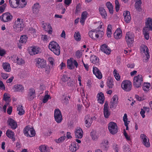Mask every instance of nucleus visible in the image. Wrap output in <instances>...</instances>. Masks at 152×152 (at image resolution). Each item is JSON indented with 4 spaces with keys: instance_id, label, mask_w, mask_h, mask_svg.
<instances>
[{
    "instance_id": "obj_1",
    "label": "nucleus",
    "mask_w": 152,
    "mask_h": 152,
    "mask_svg": "<svg viewBox=\"0 0 152 152\" xmlns=\"http://www.w3.org/2000/svg\"><path fill=\"white\" fill-rule=\"evenodd\" d=\"M48 48L56 55H60L61 48L58 44L56 42L54 41L51 42L49 44Z\"/></svg>"
},
{
    "instance_id": "obj_2",
    "label": "nucleus",
    "mask_w": 152,
    "mask_h": 152,
    "mask_svg": "<svg viewBox=\"0 0 152 152\" xmlns=\"http://www.w3.org/2000/svg\"><path fill=\"white\" fill-rule=\"evenodd\" d=\"M24 27V24L22 19L18 18L13 26L15 31L17 32H20L23 29Z\"/></svg>"
},
{
    "instance_id": "obj_3",
    "label": "nucleus",
    "mask_w": 152,
    "mask_h": 152,
    "mask_svg": "<svg viewBox=\"0 0 152 152\" xmlns=\"http://www.w3.org/2000/svg\"><path fill=\"white\" fill-rule=\"evenodd\" d=\"M108 129L110 133L112 134L117 133L118 130L117 124L113 122H110L108 124Z\"/></svg>"
},
{
    "instance_id": "obj_4",
    "label": "nucleus",
    "mask_w": 152,
    "mask_h": 152,
    "mask_svg": "<svg viewBox=\"0 0 152 152\" xmlns=\"http://www.w3.org/2000/svg\"><path fill=\"white\" fill-rule=\"evenodd\" d=\"M142 82L143 78L141 75H138L134 77L133 84L134 86L136 88L140 87Z\"/></svg>"
},
{
    "instance_id": "obj_5",
    "label": "nucleus",
    "mask_w": 152,
    "mask_h": 152,
    "mask_svg": "<svg viewBox=\"0 0 152 152\" xmlns=\"http://www.w3.org/2000/svg\"><path fill=\"white\" fill-rule=\"evenodd\" d=\"M23 131L24 134L27 137H33L35 135V132L34 129L30 127L29 126H26Z\"/></svg>"
},
{
    "instance_id": "obj_6",
    "label": "nucleus",
    "mask_w": 152,
    "mask_h": 152,
    "mask_svg": "<svg viewBox=\"0 0 152 152\" xmlns=\"http://www.w3.org/2000/svg\"><path fill=\"white\" fill-rule=\"evenodd\" d=\"M121 86L125 91H129L132 89V83L129 80H124L121 83Z\"/></svg>"
},
{
    "instance_id": "obj_7",
    "label": "nucleus",
    "mask_w": 152,
    "mask_h": 152,
    "mask_svg": "<svg viewBox=\"0 0 152 152\" xmlns=\"http://www.w3.org/2000/svg\"><path fill=\"white\" fill-rule=\"evenodd\" d=\"M67 63L68 68L70 69H74L75 67L76 68L78 67V64L77 62L72 58L68 59L67 60Z\"/></svg>"
},
{
    "instance_id": "obj_8",
    "label": "nucleus",
    "mask_w": 152,
    "mask_h": 152,
    "mask_svg": "<svg viewBox=\"0 0 152 152\" xmlns=\"http://www.w3.org/2000/svg\"><path fill=\"white\" fill-rule=\"evenodd\" d=\"M134 35L133 33L128 32L126 36V40L129 46H131L134 41Z\"/></svg>"
},
{
    "instance_id": "obj_9",
    "label": "nucleus",
    "mask_w": 152,
    "mask_h": 152,
    "mask_svg": "<svg viewBox=\"0 0 152 152\" xmlns=\"http://www.w3.org/2000/svg\"><path fill=\"white\" fill-rule=\"evenodd\" d=\"M46 61L43 58H38L36 59V65L38 68L42 69L46 64Z\"/></svg>"
},
{
    "instance_id": "obj_10",
    "label": "nucleus",
    "mask_w": 152,
    "mask_h": 152,
    "mask_svg": "<svg viewBox=\"0 0 152 152\" xmlns=\"http://www.w3.org/2000/svg\"><path fill=\"white\" fill-rule=\"evenodd\" d=\"M54 116L55 120L58 123H60L61 122L62 117L61 112L58 109L55 110Z\"/></svg>"
},
{
    "instance_id": "obj_11",
    "label": "nucleus",
    "mask_w": 152,
    "mask_h": 152,
    "mask_svg": "<svg viewBox=\"0 0 152 152\" xmlns=\"http://www.w3.org/2000/svg\"><path fill=\"white\" fill-rule=\"evenodd\" d=\"M96 118L95 117H91L89 115H86L85 118V126L86 127L88 128L91 125L93 120H95Z\"/></svg>"
},
{
    "instance_id": "obj_12",
    "label": "nucleus",
    "mask_w": 152,
    "mask_h": 152,
    "mask_svg": "<svg viewBox=\"0 0 152 152\" xmlns=\"http://www.w3.org/2000/svg\"><path fill=\"white\" fill-rule=\"evenodd\" d=\"M36 97L35 90L32 88L29 90L26 99L29 101H31Z\"/></svg>"
},
{
    "instance_id": "obj_13",
    "label": "nucleus",
    "mask_w": 152,
    "mask_h": 152,
    "mask_svg": "<svg viewBox=\"0 0 152 152\" xmlns=\"http://www.w3.org/2000/svg\"><path fill=\"white\" fill-rule=\"evenodd\" d=\"M12 18V16L9 12L4 13L0 16L1 20L4 22L9 21L11 20Z\"/></svg>"
},
{
    "instance_id": "obj_14",
    "label": "nucleus",
    "mask_w": 152,
    "mask_h": 152,
    "mask_svg": "<svg viewBox=\"0 0 152 152\" xmlns=\"http://www.w3.org/2000/svg\"><path fill=\"white\" fill-rule=\"evenodd\" d=\"M140 50L142 53H144L145 54L146 59L144 61L147 62L150 57L149 53L147 47L146 46L142 45L141 46Z\"/></svg>"
},
{
    "instance_id": "obj_15",
    "label": "nucleus",
    "mask_w": 152,
    "mask_h": 152,
    "mask_svg": "<svg viewBox=\"0 0 152 152\" xmlns=\"http://www.w3.org/2000/svg\"><path fill=\"white\" fill-rule=\"evenodd\" d=\"M29 52L31 55H34L38 53L40 51V49L38 47L32 46L28 48Z\"/></svg>"
},
{
    "instance_id": "obj_16",
    "label": "nucleus",
    "mask_w": 152,
    "mask_h": 152,
    "mask_svg": "<svg viewBox=\"0 0 152 152\" xmlns=\"http://www.w3.org/2000/svg\"><path fill=\"white\" fill-rule=\"evenodd\" d=\"M99 146L101 150L106 151L108 150L109 147V142L107 140H103Z\"/></svg>"
},
{
    "instance_id": "obj_17",
    "label": "nucleus",
    "mask_w": 152,
    "mask_h": 152,
    "mask_svg": "<svg viewBox=\"0 0 152 152\" xmlns=\"http://www.w3.org/2000/svg\"><path fill=\"white\" fill-rule=\"evenodd\" d=\"M75 134L76 138L79 139L83 137V132L80 127H77L75 130Z\"/></svg>"
},
{
    "instance_id": "obj_18",
    "label": "nucleus",
    "mask_w": 152,
    "mask_h": 152,
    "mask_svg": "<svg viewBox=\"0 0 152 152\" xmlns=\"http://www.w3.org/2000/svg\"><path fill=\"white\" fill-rule=\"evenodd\" d=\"M118 104V96L116 95H114L111 99L110 103V108H115Z\"/></svg>"
},
{
    "instance_id": "obj_19",
    "label": "nucleus",
    "mask_w": 152,
    "mask_h": 152,
    "mask_svg": "<svg viewBox=\"0 0 152 152\" xmlns=\"http://www.w3.org/2000/svg\"><path fill=\"white\" fill-rule=\"evenodd\" d=\"M99 31L95 30L94 31L91 30L88 32V35L89 37L93 39H96L98 38Z\"/></svg>"
},
{
    "instance_id": "obj_20",
    "label": "nucleus",
    "mask_w": 152,
    "mask_h": 152,
    "mask_svg": "<svg viewBox=\"0 0 152 152\" xmlns=\"http://www.w3.org/2000/svg\"><path fill=\"white\" fill-rule=\"evenodd\" d=\"M8 123L10 128L13 129H15L17 127L18 125L16 122L11 118L9 119Z\"/></svg>"
},
{
    "instance_id": "obj_21",
    "label": "nucleus",
    "mask_w": 152,
    "mask_h": 152,
    "mask_svg": "<svg viewBox=\"0 0 152 152\" xmlns=\"http://www.w3.org/2000/svg\"><path fill=\"white\" fill-rule=\"evenodd\" d=\"M123 16L125 22L127 23H129L131 19L130 12L128 11H124L123 13Z\"/></svg>"
},
{
    "instance_id": "obj_22",
    "label": "nucleus",
    "mask_w": 152,
    "mask_h": 152,
    "mask_svg": "<svg viewBox=\"0 0 152 152\" xmlns=\"http://www.w3.org/2000/svg\"><path fill=\"white\" fill-rule=\"evenodd\" d=\"M79 146L75 142H72L69 146V150L72 152H76L78 149Z\"/></svg>"
},
{
    "instance_id": "obj_23",
    "label": "nucleus",
    "mask_w": 152,
    "mask_h": 152,
    "mask_svg": "<svg viewBox=\"0 0 152 152\" xmlns=\"http://www.w3.org/2000/svg\"><path fill=\"white\" fill-rule=\"evenodd\" d=\"M6 134L7 136L9 138L11 139L12 141H15V134L11 129H7L6 132Z\"/></svg>"
},
{
    "instance_id": "obj_24",
    "label": "nucleus",
    "mask_w": 152,
    "mask_h": 152,
    "mask_svg": "<svg viewBox=\"0 0 152 152\" xmlns=\"http://www.w3.org/2000/svg\"><path fill=\"white\" fill-rule=\"evenodd\" d=\"M93 71L94 74L97 78L99 79L102 78V75L99 70L96 67L93 66Z\"/></svg>"
},
{
    "instance_id": "obj_25",
    "label": "nucleus",
    "mask_w": 152,
    "mask_h": 152,
    "mask_svg": "<svg viewBox=\"0 0 152 152\" xmlns=\"http://www.w3.org/2000/svg\"><path fill=\"white\" fill-rule=\"evenodd\" d=\"M109 106L106 103L104 104V114L105 118H107L110 115V113L108 110Z\"/></svg>"
},
{
    "instance_id": "obj_26",
    "label": "nucleus",
    "mask_w": 152,
    "mask_h": 152,
    "mask_svg": "<svg viewBox=\"0 0 152 152\" xmlns=\"http://www.w3.org/2000/svg\"><path fill=\"white\" fill-rule=\"evenodd\" d=\"M88 14L86 11H84L82 12L80 19V23L83 25H84L85 20L88 17Z\"/></svg>"
},
{
    "instance_id": "obj_27",
    "label": "nucleus",
    "mask_w": 152,
    "mask_h": 152,
    "mask_svg": "<svg viewBox=\"0 0 152 152\" xmlns=\"http://www.w3.org/2000/svg\"><path fill=\"white\" fill-rule=\"evenodd\" d=\"M146 26L144 28H146L147 29L152 30V19L151 18H148L146 19L145 22Z\"/></svg>"
},
{
    "instance_id": "obj_28",
    "label": "nucleus",
    "mask_w": 152,
    "mask_h": 152,
    "mask_svg": "<svg viewBox=\"0 0 152 152\" xmlns=\"http://www.w3.org/2000/svg\"><path fill=\"white\" fill-rule=\"evenodd\" d=\"M101 50L107 54H109L111 52V50L108 47L106 44H103L101 47Z\"/></svg>"
},
{
    "instance_id": "obj_29",
    "label": "nucleus",
    "mask_w": 152,
    "mask_h": 152,
    "mask_svg": "<svg viewBox=\"0 0 152 152\" xmlns=\"http://www.w3.org/2000/svg\"><path fill=\"white\" fill-rule=\"evenodd\" d=\"M122 31L120 28H118L114 34V38L117 39H120L122 36Z\"/></svg>"
},
{
    "instance_id": "obj_30",
    "label": "nucleus",
    "mask_w": 152,
    "mask_h": 152,
    "mask_svg": "<svg viewBox=\"0 0 152 152\" xmlns=\"http://www.w3.org/2000/svg\"><path fill=\"white\" fill-rule=\"evenodd\" d=\"M99 13L101 15L102 18L105 19H106L107 14L104 8L102 7H99Z\"/></svg>"
},
{
    "instance_id": "obj_31",
    "label": "nucleus",
    "mask_w": 152,
    "mask_h": 152,
    "mask_svg": "<svg viewBox=\"0 0 152 152\" xmlns=\"http://www.w3.org/2000/svg\"><path fill=\"white\" fill-rule=\"evenodd\" d=\"M91 62L96 65L99 64V59L98 58L94 55H92L90 58Z\"/></svg>"
},
{
    "instance_id": "obj_32",
    "label": "nucleus",
    "mask_w": 152,
    "mask_h": 152,
    "mask_svg": "<svg viewBox=\"0 0 152 152\" xmlns=\"http://www.w3.org/2000/svg\"><path fill=\"white\" fill-rule=\"evenodd\" d=\"M40 8L39 5L38 3H36L34 4L32 7L33 13L35 15L38 14Z\"/></svg>"
},
{
    "instance_id": "obj_33",
    "label": "nucleus",
    "mask_w": 152,
    "mask_h": 152,
    "mask_svg": "<svg viewBox=\"0 0 152 152\" xmlns=\"http://www.w3.org/2000/svg\"><path fill=\"white\" fill-rule=\"evenodd\" d=\"M97 100L99 103L103 104L104 102V98L103 94L100 92L97 95Z\"/></svg>"
},
{
    "instance_id": "obj_34",
    "label": "nucleus",
    "mask_w": 152,
    "mask_h": 152,
    "mask_svg": "<svg viewBox=\"0 0 152 152\" xmlns=\"http://www.w3.org/2000/svg\"><path fill=\"white\" fill-rule=\"evenodd\" d=\"M2 67L3 69L6 72H9L11 70V68L9 64L7 62L3 63Z\"/></svg>"
},
{
    "instance_id": "obj_35",
    "label": "nucleus",
    "mask_w": 152,
    "mask_h": 152,
    "mask_svg": "<svg viewBox=\"0 0 152 152\" xmlns=\"http://www.w3.org/2000/svg\"><path fill=\"white\" fill-rule=\"evenodd\" d=\"M15 58L16 60H14V62L16 63L17 64L19 65H21L24 64L25 63V61L20 57H15Z\"/></svg>"
},
{
    "instance_id": "obj_36",
    "label": "nucleus",
    "mask_w": 152,
    "mask_h": 152,
    "mask_svg": "<svg viewBox=\"0 0 152 152\" xmlns=\"http://www.w3.org/2000/svg\"><path fill=\"white\" fill-rule=\"evenodd\" d=\"M135 7L137 10L140 11L141 10V4L142 2L141 0H135Z\"/></svg>"
},
{
    "instance_id": "obj_37",
    "label": "nucleus",
    "mask_w": 152,
    "mask_h": 152,
    "mask_svg": "<svg viewBox=\"0 0 152 152\" xmlns=\"http://www.w3.org/2000/svg\"><path fill=\"white\" fill-rule=\"evenodd\" d=\"M18 0H9L10 6L12 8H16L18 7Z\"/></svg>"
},
{
    "instance_id": "obj_38",
    "label": "nucleus",
    "mask_w": 152,
    "mask_h": 152,
    "mask_svg": "<svg viewBox=\"0 0 152 152\" xmlns=\"http://www.w3.org/2000/svg\"><path fill=\"white\" fill-rule=\"evenodd\" d=\"M41 152H50V149L47 146L41 145L39 148Z\"/></svg>"
},
{
    "instance_id": "obj_39",
    "label": "nucleus",
    "mask_w": 152,
    "mask_h": 152,
    "mask_svg": "<svg viewBox=\"0 0 152 152\" xmlns=\"http://www.w3.org/2000/svg\"><path fill=\"white\" fill-rule=\"evenodd\" d=\"M14 90L16 91H22L24 90L23 86L20 85H15L13 87Z\"/></svg>"
},
{
    "instance_id": "obj_40",
    "label": "nucleus",
    "mask_w": 152,
    "mask_h": 152,
    "mask_svg": "<svg viewBox=\"0 0 152 152\" xmlns=\"http://www.w3.org/2000/svg\"><path fill=\"white\" fill-rule=\"evenodd\" d=\"M123 121L124 123V124L126 126V130H128V124H129V121H128V118H127V115L126 114H125L123 117Z\"/></svg>"
},
{
    "instance_id": "obj_41",
    "label": "nucleus",
    "mask_w": 152,
    "mask_h": 152,
    "mask_svg": "<svg viewBox=\"0 0 152 152\" xmlns=\"http://www.w3.org/2000/svg\"><path fill=\"white\" fill-rule=\"evenodd\" d=\"M149 30L148 29H147L146 28H144L143 29V34L144 37L147 40L149 38Z\"/></svg>"
},
{
    "instance_id": "obj_42",
    "label": "nucleus",
    "mask_w": 152,
    "mask_h": 152,
    "mask_svg": "<svg viewBox=\"0 0 152 152\" xmlns=\"http://www.w3.org/2000/svg\"><path fill=\"white\" fill-rule=\"evenodd\" d=\"M151 87L150 83H144L142 86V89L145 92H147L149 90V88Z\"/></svg>"
},
{
    "instance_id": "obj_43",
    "label": "nucleus",
    "mask_w": 152,
    "mask_h": 152,
    "mask_svg": "<svg viewBox=\"0 0 152 152\" xmlns=\"http://www.w3.org/2000/svg\"><path fill=\"white\" fill-rule=\"evenodd\" d=\"M106 5L109 10V12L111 14H113V10L112 4L110 2H107L106 3Z\"/></svg>"
},
{
    "instance_id": "obj_44",
    "label": "nucleus",
    "mask_w": 152,
    "mask_h": 152,
    "mask_svg": "<svg viewBox=\"0 0 152 152\" xmlns=\"http://www.w3.org/2000/svg\"><path fill=\"white\" fill-rule=\"evenodd\" d=\"M17 110L18 111V114L21 115L24 114V110L23 109V106L21 105H19L17 106Z\"/></svg>"
},
{
    "instance_id": "obj_45",
    "label": "nucleus",
    "mask_w": 152,
    "mask_h": 152,
    "mask_svg": "<svg viewBox=\"0 0 152 152\" xmlns=\"http://www.w3.org/2000/svg\"><path fill=\"white\" fill-rule=\"evenodd\" d=\"M26 4L25 0H18V5L19 8H21L24 7Z\"/></svg>"
},
{
    "instance_id": "obj_46",
    "label": "nucleus",
    "mask_w": 152,
    "mask_h": 152,
    "mask_svg": "<svg viewBox=\"0 0 152 152\" xmlns=\"http://www.w3.org/2000/svg\"><path fill=\"white\" fill-rule=\"evenodd\" d=\"M91 135L92 139L94 141L96 140L98 137V133L94 131H91Z\"/></svg>"
},
{
    "instance_id": "obj_47",
    "label": "nucleus",
    "mask_w": 152,
    "mask_h": 152,
    "mask_svg": "<svg viewBox=\"0 0 152 152\" xmlns=\"http://www.w3.org/2000/svg\"><path fill=\"white\" fill-rule=\"evenodd\" d=\"M44 67H43V71L46 74L48 75L50 74L51 68L50 66L49 65H47V64L44 66Z\"/></svg>"
},
{
    "instance_id": "obj_48",
    "label": "nucleus",
    "mask_w": 152,
    "mask_h": 152,
    "mask_svg": "<svg viewBox=\"0 0 152 152\" xmlns=\"http://www.w3.org/2000/svg\"><path fill=\"white\" fill-rule=\"evenodd\" d=\"M74 37L75 39L77 41H79L81 39V36L79 32L77 31H76L74 35Z\"/></svg>"
},
{
    "instance_id": "obj_49",
    "label": "nucleus",
    "mask_w": 152,
    "mask_h": 152,
    "mask_svg": "<svg viewBox=\"0 0 152 152\" xmlns=\"http://www.w3.org/2000/svg\"><path fill=\"white\" fill-rule=\"evenodd\" d=\"M149 108L145 107H143V109H141L140 112V114L143 118H145V112L146 111L149 112Z\"/></svg>"
},
{
    "instance_id": "obj_50",
    "label": "nucleus",
    "mask_w": 152,
    "mask_h": 152,
    "mask_svg": "<svg viewBox=\"0 0 152 152\" xmlns=\"http://www.w3.org/2000/svg\"><path fill=\"white\" fill-rule=\"evenodd\" d=\"M27 38L28 37L26 35H22L20 37L19 42L22 44H25L27 41Z\"/></svg>"
},
{
    "instance_id": "obj_51",
    "label": "nucleus",
    "mask_w": 152,
    "mask_h": 152,
    "mask_svg": "<svg viewBox=\"0 0 152 152\" xmlns=\"http://www.w3.org/2000/svg\"><path fill=\"white\" fill-rule=\"evenodd\" d=\"M3 99L6 102H9L10 101V95L9 94L5 93L3 95Z\"/></svg>"
},
{
    "instance_id": "obj_52",
    "label": "nucleus",
    "mask_w": 152,
    "mask_h": 152,
    "mask_svg": "<svg viewBox=\"0 0 152 152\" xmlns=\"http://www.w3.org/2000/svg\"><path fill=\"white\" fill-rule=\"evenodd\" d=\"M112 26L110 25H109L107 27V35L108 37H111L112 34L111 29Z\"/></svg>"
},
{
    "instance_id": "obj_53",
    "label": "nucleus",
    "mask_w": 152,
    "mask_h": 152,
    "mask_svg": "<svg viewBox=\"0 0 152 152\" xmlns=\"http://www.w3.org/2000/svg\"><path fill=\"white\" fill-rule=\"evenodd\" d=\"M117 71L115 69L113 72L114 77L117 80H119L120 79V76L119 74L117 73Z\"/></svg>"
},
{
    "instance_id": "obj_54",
    "label": "nucleus",
    "mask_w": 152,
    "mask_h": 152,
    "mask_svg": "<svg viewBox=\"0 0 152 152\" xmlns=\"http://www.w3.org/2000/svg\"><path fill=\"white\" fill-rule=\"evenodd\" d=\"M83 102L86 107L87 108L89 107L90 102L86 98V99H85L84 98L83 99Z\"/></svg>"
},
{
    "instance_id": "obj_55",
    "label": "nucleus",
    "mask_w": 152,
    "mask_h": 152,
    "mask_svg": "<svg viewBox=\"0 0 152 152\" xmlns=\"http://www.w3.org/2000/svg\"><path fill=\"white\" fill-rule=\"evenodd\" d=\"M140 138L141 140L142 143L143 141H145V140H146L148 139L147 137L144 134H142L140 135Z\"/></svg>"
},
{
    "instance_id": "obj_56",
    "label": "nucleus",
    "mask_w": 152,
    "mask_h": 152,
    "mask_svg": "<svg viewBox=\"0 0 152 152\" xmlns=\"http://www.w3.org/2000/svg\"><path fill=\"white\" fill-rule=\"evenodd\" d=\"M28 32L29 33H31L33 34V35H36V30L35 29L33 28L32 27L29 28L28 30Z\"/></svg>"
},
{
    "instance_id": "obj_57",
    "label": "nucleus",
    "mask_w": 152,
    "mask_h": 152,
    "mask_svg": "<svg viewBox=\"0 0 152 152\" xmlns=\"http://www.w3.org/2000/svg\"><path fill=\"white\" fill-rule=\"evenodd\" d=\"M107 85L109 88H112L113 86V84L112 80L108 79L107 82Z\"/></svg>"
},
{
    "instance_id": "obj_58",
    "label": "nucleus",
    "mask_w": 152,
    "mask_h": 152,
    "mask_svg": "<svg viewBox=\"0 0 152 152\" xmlns=\"http://www.w3.org/2000/svg\"><path fill=\"white\" fill-rule=\"evenodd\" d=\"M65 136H62L59 138L58 139L55 140V141L57 143H59L65 140Z\"/></svg>"
},
{
    "instance_id": "obj_59",
    "label": "nucleus",
    "mask_w": 152,
    "mask_h": 152,
    "mask_svg": "<svg viewBox=\"0 0 152 152\" xmlns=\"http://www.w3.org/2000/svg\"><path fill=\"white\" fill-rule=\"evenodd\" d=\"M142 143L146 147L148 148L150 147V144L148 138L145 141L142 142Z\"/></svg>"
},
{
    "instance_id": "obj_60",
    "label": "nucleus",
    "mask_w": 152,
    "mask_h": 152,
    "mask_svg": "<svg viewBox=\"0 0 152 152\" xmlns=\"http://www.w3.org/2000/svg\"><path fill=\"white\" fill-rule=\"evenodd\" d=\"M47 27L48 29V32L49 34H52L53 32L52 28L50 24L48 23L47 24Z\"/></svg>"
},
{
    "instance_id": "obj_61",
    "label": "nucleus",
    "mask_w": 152,
    "mask_h": 152,
    "mask_svg": "<svg viewBox=\"0 0 152 152\" xmlns=\"http://www.w3.org/2000/svg\"><path fill=\"white\" fill-rule=\"evenodd\" d=\"M115 10L117 12L119 10L120 4L119 1L118 0H115Z\"/></svg>"
},
{
    "instance_id": "obj_62",
    "label": "nucleus",
    "mask_w": 152,
    "mask_h": 152,
    "mask_svg": "<svg viewBox=\"0 0 152 152\" xmlns=\"http://www.w3.org/2000/svg\"><path fill=\"white\" fill-rule=\"evenodd\" d=\"M41 39L45 42H47L49 41V37L47 35H42V36Z\"/></svg>"
},
{
    "instance_id": "obj_63",
    "label": "nucleus",
    "mask_w": 152,
    "mask_h": 152,
    "mask_svg": "<svg viewBox=\"0 0 152 152\" xmlns=\"http://www.w3.org/2000/svg\"><path fill=\"white\" fill-rule=\"evenodd\" d=\"M50 98V96L48 94H46L44 96V98L42 100V102L44 103H46L48 101V99Z\"/></svg>"
},
{
    "instance_id": "obj_64",
    "label": "nucleus",
    "mask_w": 152,
    "mask_h": 152,
    "mask_svg": "<svg viewBox=\"0 0 152 152\" xmlns=\"http://www.w3.org/2000/svg\"><path fill=\"white\" fill-rule=\"evenodd\" d=\"M81 10V5L79 4L77 5L75 10V14H78Z\"/></svg>"
}]
</instances>
